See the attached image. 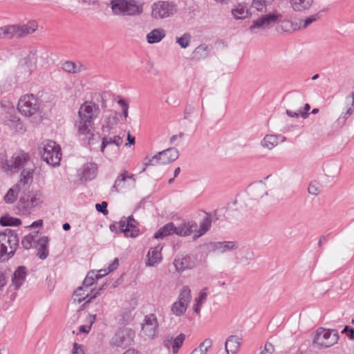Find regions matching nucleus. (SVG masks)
Wrapping results in <instances>:
<instances>
[{
  "label": "nucleus",
  "instance_id": "nucleus-20",
  "mask_svg": "<svg viewBox=\"0 0 354 354\" xmlns=\"http://www.w3.org/2000/svg\"><path fill=\"white\" fill-rule=\"evenodd\" d=\"M198 225L195 221H191L176 227L175 234L180 236H187L196 232Z\"/></svg>",
  "mask_w": 354,
  "mask_h": 354
},
{
  "label": "nucleus",
  "instance_id": "nucleus-43",
  "mask_svg": "<svg viewBox=\"0 0 354 354\" xmlns=\"http://www.w3.org/2000/svg\"><path fill=\"white\" fill-rule=\"evenodd\" d=\"M127 171H124L120 175L118 176L116 178L114 185H113L111 188L112 192H118L120 189H122L124 187L125 180L127 178Z\"/></svg>",
  "mask_w": 354,
  "mask_h": 354
},
{
  "label": "nucleus",
  "instance_id": "nucleus-62",
  "mask_svg": "<svg viewBox=\"0 0 354 354\" xmlns=\"http://www.w3.org/2000/svg\"><path fill=\"white\" fill-rule=\"evenodd\" d=\"M308 193L311 195L317 196L319 192V187L316 183H310L308 189Z\"/></svg>",
  "mask_w": 354,
  "mask_h": 354
},
{
  "label": "nucleus",
  "instance_id": "nucleus-25",
  "mask_svg": "<svg viewBox=\"0 0 354 354\" xmlns=\"http://www.w3.org/2000/svg\"><path fill=\"white\" fill-rule=\"evenodd\" d=\"M48 242L49 239L48 236H41L37 241V246H39L37 249V256L41 259H46L48 256Z\"/></svg>",
  "mask_w": 354,
  "mask_h": 354
},
{
  "label": "nucleus",
  "instance_id": "nucleus-8",
  "mask_svg": "<svg viewBox=\"0 0 354 354\" xmlns=\"http://www.w3.org/2000/svg\"><path fill=\"white\" fill-rule=\"evenodd\" d=\"M246 192V196L243 198L246 207L252 206L253 201H258L263 196L268 194L266 185L262 180L250 185Z\"/></svg>",
  "mask_w": 354,
  "mask_h": 354
},
{
  "label": "nucleus",
  "instance_id": "nucleus-29",
  "mask_svg": "<svg viewBox=\"0 0 354 354\" xmlns=\"http://www.w3.org/2000/svg\"><path fill=\"white\" fill-rule=\"evenodd\" d=\"M176 226L171 222L167 223L161 227L153 235L156 239H162L172 234H175Z\"/></svg>",
  "mask_w": 354,
  "mask_h": 354
},
{
  "label": "nucleus",
  "instance_id": "nucleus-15",
  "mask_svg": "<svg viewBox=\"0 0 354 354\" xmlns=\"http://www.w3.org/2000/svg\"><path fill=\"white\" fill-rule=\"evenodd\" d=\"M156 155L159 165H167L178 158V151L176 148L171 147L160 151Z\"/></svg>",
  "mask_w": 354,
  "mask_h": 354
},
{
  "label": "nucleus",
  "instance_id": "nucleus-40",
  "mask_svg": "<svg viewBox=\"0 0 354 354\" xmlns=\"http://www.w3.org/2000/svg\"><path fill=\"white\" fill-rule=\"evenodd\" d=\"M232 13L236 19H245L249 15L247 6L241 3H239L234 9H232Z\"/></svg>",
  "mask_w": 354,
  "mask_h": 354
},
{
  "label": "nucleus",
  "instance_id": "nucleus-14",
  "mask_svg": "<svg viewBox=\"0 0 354 354\" xmlns=\"http://www.w3.org/2000/svg\"><path fill=\"white\" fill-rule=\"evenodd\" d=\"M158 322L154 314L146 315L144 323L142 324V331L148 338L152 339L156 335Z\"/></svg>",
  "mask_w": 354,
  "mask_h": 354
},
{
  "label": "nucleus",
  "instance_id": "nucleus-54",
  "mask_svg": "<svg viewBox=\"0 0 354 354\" xmlns=\"http://www.w3.org/2000/svg\"><path fill=\"white\" fill-rule=\"evenodd\" d=\"M121 316L122 319L120 320V322L121 324L125 325L133 319L132 310L126 309L122 311Z\"/></svg>",
  "mask_w": 354,
  "mask_h": 354
},
{
  "label": "nucleus",
  "instance_id": "nucleus-33",
  "mask_svg": "<svg viewBox=\"0 0 354 354\" xmlns=\"http://www.w3.org/2000/svg\"><path fill=\"white\" fill-rule=\"evenodd\" d=\"M165 37V31L162 28H156L147 35V41L149 44L160 42Z\"/></svg>",
  "mask_w": 354,
  "mask_h": 354
},
{
  "label": "nucleus",
  "instance_id": "nucleus-39",
  "mask_svg": "<svg viewBox=\"0 0 354 354\" xmlns=\"http://www.w3.org/2000/svg\"><path fill=\"white\" fill-rule=\"evenodd\" d=\"M276 30L278 33L292 32L296 30V26L291 21L284 20L278 24L276 26Z\"/></svg>",
  "mask_w": 354,
  "mask_h": 354
},
{
  "label": "nucleus",
  "instance_id": "nucleus-60",
  "mask_svg": "<svg viewBox=\"0 0 354 354\" xmlns=\"http://www.w3.org/2000/svg\"><path fill=\"white\" fill-rule=\"evenodd\" d=\"M158 160H157L156 155H154L151 158H149L146 157L144 160L142 165L145 167H147L148 166H155L158 165Z\"/></svg>",
  "mask_w": 354,
  "mask_h": 354
},
{
  "label": "nucleus",
  "instance_id": "nucleus-55",
  "mask_svg": "<svg viewBox=\"0 0 354 354\" xmlns=\"http://www.w3.org/2000/svg\"><path fill=\"white\" fill-rule=\"evenodd\" d=\"M9 269H5L4 270H0V290H2L8 283V275L10 272Z\"/></svg>",
  "mask_w": 354,
  "mask_h": 354
},
{
  "label": "nucleus",
  "instance_id": "nucleus-46",
  "mask_svg": "<svg viewBox=\"0 0 354 354\" xmlns=\"http://www.w3.org/2000/svg\"><path fill=\"white\" fill-rule=\"evenodd\" d=\"M187 308V305L183 304L182 301H177L173 304L171 310L175 315L181 316L186 312Z\"/></svg>",
  "mask_w": 354,
  "mask_h": 354
},
{
  "label": "nucleus",
  "instance_id": "nucleus-50",
  "mask_svg": "<svg viewBox=\"0 0 354 354\" xmlns=\"http://www.w3.org/2000/svg\"><path fill=\"white\" fill-rule=\"evenodd\" d=\"M95 279V273L93 271L88 272L83 281L82 286L85 288H89L94 283Z\"/></svg>",
  "mask_w": 354,
  "mask_h": 354
},
{
  "label": "nucleus",
  "instance_id": "nucleus-31",
  "mask_svg": "<svg viewBox=\"0 0 354 354\" xmlns=\"http://www.w3.org/2000/svg\"><path fill=\"white\" fill-rule=\"evenodd\" d=\"M213 248L222 253L234 250L238 248V243L235 241H220L213 243Z\"/></svg>",
  "mask_w": 354,
  "mask_h": 354
},
{
  "label": "nucleus",
  "instance_id": "nucleus-21",
  "mask_svg": "<svg viewBox=\"0 0 354 354\" xmlns=\"http://www.w3.org/2000/svg\"><path fill=\"white\" fill-rule=\"evenodd\" d=\"M286 140V137L281 135H266L264 138L261 140V145L264 148L272 149L276 147L279 142H283Z\"/></svg>",
  "mask_w": 354,
  "mask_h": 354
},
{
  "label": "nucleus",
  "instance_id": "nucleus-27",
  "mask_svg": "<svg viewBox=\"0 0 354 354\" xmlns=\"http://www.w3.org/2000/svg\"><path fill=\"white\" fill-rule=\"evenodd\" d=\"M32 168L24 169L21 172L20 180L17 184H21V188L24 190H27L28 185L32 183L33 178Z\"/></svg>",
  "mask_w": 354,
  "mask_h": 354
},
{
  "label": "nucleus",
  "instance_id": "nucleus-1",
  "mask_svg": "<svg viewBox=\"0 0 354 354\" xmlns=\"http://www.w3.org/2000/svg\"><path fill=\"white\" fill-rule=\"evenodd\" d=\"M99 112L100 108L97 104L88 102L82 104L78 111V119L75 122V127L79 136H84L82 139L88 145L93 144V120L97 118Z\"/></svg>",
  "mask_w": 354,
  "mask_h": 354
},
{
  "label": "nucleus",
  "instance_id": "nucleus-58",
  "mask_svg": "<svg viewBox=\"0 0 354 354\" xmlns=\"http://www.w3.org/2000/svg\"><path fill=\"white\" fill-rule=\"evenodd\" d=\"M118 266H119V260L118 258H115L113 261L108 267V269L100 270V272H104V274H108L109 272L116 270L118 268Z\"/></svg>",
  "mask_w": 354,
  "mask_h": 354
},
{
  "label": "nucleus",
  "instance_id": "nucleus-48",
  "mask_svg": "<svg viewBox=\"0 0 354 354\" xmlns=\"http://www.w3.org/2000/svg\"><path fill=\"white\" fill-rule=\"evenodd\" d=\"M274 0H253L252 6L258 11H266V7L272 3Z\"/></svg>",
  "mask_w": 354,
  "mask_h": 354
},
{
  "label": "nucleus",
  "instance_id": "nucleus-3",
  "mask_svg": "<svg viewBox=\"0 0 354 354\" xmlns=\"http://www.w3.org/2000/svg\"><path fill=\"white\" fill-rule=\"evenodd\" d=\"M109 6L115 15L133 16L143 11L142 6L135 0H111Z\"/></svg>",
  "mask_w": 354,
  "mask_h": 354
},
{
  "label": "nucleus",
  "instance_id": "nucleus-63",
  "mask_svg": "<svg viewBox=\"0 0 354 354\" xmlns=\"http://www.w3.org/2000/svg\"><path fill=\"white\" fill-rule=\"evenodd\" d=\"M107 203L106 201H103L101 203H97L95 205L96 209L99 212L102 213L104 215L108 214V210H107Z\"/></svg>",
  "mask_w": 354,
  "mask_h": 354
},
{
  "label": "nucleus",
  "instance_id": "nucleus-61",
  "mask_svg": "<svg viewBox=\"0 0 354 354\" xmlns=\"http://www.w3.org/2000/svg\"><path fill=\"white\" fill-rule=\"evenodd\" d=\"M118 104L121 106L122 109V113L125 119L128 117V110H129V104L128 103L123 99H120L118 102Z\"/></svg>",
  "mask_w": 354,
  "mask_h": 354
},
{
  "label": "nucleus",
  "instance_id": "nucleus-38",
  "mask_svg": "<svg viewBox=\"0 0 354 354\" xmlns=\"http://www.w3.org/2000/svg\"><path fill=\"white\" fill-rule=\"evenodd\" d=\"M38 232H33L32 234H29L26 236H25L22 241L21 244L24 249L28 250L32 247H36L37 245V236Z\"/></svg>",
  "mask_w": 354,
  "mask_h": 354
},
{
  "label": "nucleus",
  "instance_id": "nucleus-45",
  "mask_svg": "<svg viewBox=\"0 0 354 354\" xmlns=\"http://www.w3.org/2000/svg\"><path fill=\"white\" fill-rule=\"evenodd\" d=\"M81 66L72 61H66L62 64V68L66 73L74 74L80 72Z\"/></svg>",
  "mask_w": 354,
  "mask_h": 354
},
{
  "label": "nucleus",
  "instance_id": "nucleus-6",
  "mask_svg": "<svg viewBox=\"0 0 354 354\" xmlns=\"http://www.w3.org/2000/svg\"><path fill=\"white\" fill-rule=\"evenodd\" d=\"M339 339V334L336 330L319 328L313 338V345L317 348H328L335 344Z\"/></svg>",
  "mask_w": 354,
  "mask_h": 354
},
{
  "label": "nucleus",
  "instance_id": "nucleus-44",
  "mask_svg": "<svg viewBox=\"0 0 354 354\" xmlns=\"http://www.w3.org/2000/svg\"><path fill=\"white\" fill-rule=\"evenodd\" d=\"M21 223L20 219L6 215L0 218V225L2 226H18Z\"/></svg>",
  "mask_w": 354,
  "mask_h": 354
},
{
  "label": "nucleus",
  "instance_id": "nucleus-26",
  "mask_svg": "<svg viewBox=\"0 0 354 354\" xmlns=\"http://www.w3.org/2000/svg\"><path fill=\"white\" fill-rule=\"evenodd\" d=\"M174 265L178 272H183L186 270L192 269L194 263L191 261L188 256L176 258L174 259Z\"/></svg>",
  "mask_w": 354,
  "mask_h": 354
},
{
  "label": "nucleus",
  "instance_id": "nucleus-53",
  "mask_svg": "<svg viewBox=\"0 0 354 354\" xmlns=\"http://www.w3.org/2000/svg\"><path fill=\"white\" fill-rule=\"evenodd\" d=\"M96 317H97V315L96 314L89 315L88 317V319L89 323H90V325L88 326H84V325L80 326V328H79L80 331L82 332V333H88L90 331V330H91L92 324L95 321Z\"/></svg>",
  "mask_w": 354,
  "mask_h": 354
},
{
  "label": "nucleus",
  "instance_id": "nucleus-4",
  "mask_svg": "<svg viewBox=\"0 0 354 354\" xmlns=\"http://www.w3.org/2000/svg\"><path fill=\"white\" fill-rule=\"evenodd\" d=\"M26 190L23 189L18 204L17 209L21 215H28L32 210L42 203L43 196L40 192H26Z\"/></svg>",
  "mask_w": 354,
  "mask_h": 354
},
{
  "label": "nucleus",
  "instance_id": "nucleus-22",
  "mask_svg": "<svg viewBox=\"0 0 354 354\" xmlns=\"http://www.w3.org/2000/svg\"><path fill=\"white\" fill-rule=\"evenodd\" d=\"M241 338L237 335L230 336L225 344L227 354H235L241 345Z\"/></svg>",
  "mask_w": 354,
  "mask_h": 354
},
{
  "label": "nucleus",
  "instance_id": "nucleus-2",
  "mask_svg": "<svg viewBox=\"0 0 354 354\" xmlns=\"http://www.w3.org/2000/svg\"><path fill=\"white\" fill-rule=\"evenodd\" d=\"M19 237L15 230L6 229L0 232V261L10 259L19 246Z\"/></svg>",
  "mask_w": 354,
  "mask_h": 354
},
{
  "label": "nucleus",
  "instance_id": "nucleus-35",
  "mask_svg": "<svg viewBox=\"0 0 354 354\" xmlns=\"http://www.w3.org/2000/svg\"><path fill=\"white\" fill-rule=\"evenodd\" d=\"M21 189H23L21 188V184H16L14 185L8 189V192L4 196V201L8 204L13 203L16 201L18 194Z\"/></svg>",
  "mask_w": 354,
  "mask_h": 354
},
{
  "label": "nucleus",
  "instance_id": "nucleus-64",
  "mask_svg": "<svg viewBox=\"0 0 354 354\" xmlns=\"http://www.w3.org/2000/svg\"><path fill=\"white\" fill-rule=\"evenodd\" d=\"M342 333L346 334L349 339H354V328L346 326Z\"/></svg>",
  "mask_w": 354,
  "mask_h": 354
},
{
  "label": "nucleus",
  "instance_id": "nucleus-34",
  "mask_svg": "<svg viewBox=\"0 0 354 354\" xmlns=\"http://www.w3.org/2000/svg\"><path fill=\"white\" fill-rule=\"evenodd\" d=\"M119 120V115L117 113H114L106 116L102 124V131L104 132H109L115 125L117 124Z\"/></svg>",
  "mask_w": 354,
  "mask_h": 354
},
{
  "label": "nucleus",
  "instance_id": "nucleus-49",
  "mask_svg": "<svg viewBox=\"0 0 354 354\" xmlns=\"http://www.w3.org/2000/svg\"><path fill=\"white\" fill-rule=\"evenodd\" d=\"M321 18V12L315 13L313 15H310L308 17H306L304 21V24L301 25L302 28H307L309 25H310L312 23L317 21Z\"/></svg>",
  "mask_w": 354,
  "mask_h": 354
},
{
  "label": "nucleus",
  "instance_id": "nucleus-36",
  "mask_svg": "<svg viewBox=\"0 0 354 354\" xmlns=\"http://www.w3.org/2000/svg\"><path fill=\"white\" fill-rule=\"evenodd\" d=\"M212 219L209 214H207L200 223V228L194 234L193 238L194 239H198L203 234H204L206 232H207L211 226Z\"/></svg>",
  "mask_w": 354,
  "mask_h": 354
},
{
  "label": "nucleus",
  "instance_id": "nucleus-42",
  "mask_svg": "<svg viewBox=\"0 0 354 354\" xmlns=\"http://www.w3.org/2000/svg\"><path fill=\"white\" fill-rule=\"evenodd\" d=\"M212 341L211 339H205L199 346L195 348L190 354H206L208 349L212 347Z\"/></svg>",
  "mask_w": 354,
  "mask_h": 354
},
{
  "label": "nucleus",
  "instance_id": "nucleus-18",
  "mask_svg": "<svg viewBox=\"0 0 354 354\" xmlns=\"http://www.w3.org/2000/svg\"><path fill=\"white\" fill-rule=\"evenodd\" d=\"M122 220H124V234L127 237L135 238L139 234V228L136 225V220L133 216L128 217H122Z\"/></svg>",
  "mask_w": 354,
  "mask_h": 354
},
{
  "label": "nucleus",
  "instance_id": "nucleus-47",
  "mask_svg": "<svg viewBox=\"0 0 354 354\" xmlns=\"http://www.w3.org/2000/svg\"><path fill=\"white\" fill-rule=\"evenodd\" d=\"M191 299V290L188 286H184L178 297L179 301H182L183 304H185L188 306Z\"/></svg>",
  "mask_w": 354,
  "mask_h": 354
},
{
  "label": "nucleus",
  "instance_id": "nucleus-52",
  "mask_svg": "<svg viewBox=\"0 0 354 354\" xmlns=\"http://www.w3.org/2000/svg\"><path fill=\"white\" fill-rule=\"evenodd\" d=\"M190 35L185 33L180 37L176 38V43L178 44L181 48H185L189 45Z\"/></svg>",
  "mask_w": 354,
  "mask_h": 354
},
{
  "label": "nucleus",
  "instance_id": "nucleus-5",
  "mask_svg": "<svg viewBox=\"0 0 354 354\" xmlns=\"http://www.w3.org/2000/svg\"><path fill=\"white\" fill-rule=\"evenodd\" d=\"M30 155L23 151H16L10 160L1 158V168L4 171L18 172L20 169L28 165Z\"/></svg>",
  "mask_w": 354,
  "mask_h": 354
},
{
  "label": "nucleus",
  "instance_id": "nucleus-32",
  "mask_svg": "<svg viewBox=\"0 0 354 354\" xmlns=\"http://www.w3.org/2000/svg\"><path fill=\"white\" fill-rule=\"evenodd\" d=\"M123 142V139L120 136H115L113 138L111 137H104L102 140V144L100 146V151L104 153V149L108 146H111L112 145H115L117 147H119L122 145Z\"/></svg>",
  "mask_w": 354,
  "mask_h": 354
},
{
  "label": "nucleus",
  "instance_id": "nucleus-51",
  "mask_svg": "<svg viewBox=\"0 0 354 354\" xmlns=\"http://www.w3.org/2000/svg\"><path fill=\"white\" fill-rule=\"evenodd\" d=\"M124 220H122V218L120 219L119 222L115 223L113 224L110 225V230L115 233H121L124 231Z\"/></svg>",
  "mask_w": 354,
  "mask_h": 354
},
{
  "label": "nucleus",
  "instance_id": "nucleus-30",
  "mask_svg": "<svg viewBox=\"0 0 354 354\" xmlns=\"http://www.w3.org/2000/svg\"><path fill=\"white\" fill-rule=\"evenodd\" d=\"M97 165L95 163H86L83 166L81 179L90 180L93 179L97 174Z\"/></svg>",
  "mask_w": 354,
  "mask_h": 354
},
{
  "label": "nucleus",
  "instance_id": "nucleus-56",
  "mask_svg": "<svg viewBox=\"0 0 354 354\" xmlns=\"http://www.w3.org/2000/svg\"><path fill=\"white\" fill-rule=\"evenodd\" d=\"M106 283L102 285L86 301H85L82 306V308H86L90 303H91L97 297L101 295L102 291L104 289L106 286Z\"/></svg>",
  "mask_w": 354,
  "mask_h": 354
},
{
  "label": "nucleus",
  "instance_id": "nucleus-37",
  "mask_svg": "<svg viewBox=\"0 0 354 354\" xmlns=\"http://www.w3.org/2000/svg\"><path fill=\"white\" fill-rule=\"evenodd\" d=\"M93 290V289L88 290V288H85L84 286H80L75 290L73 298L74 301L81 303L89 296Z\"/></svg>",
  "mask_w": 354,
  "mask_h": 354
},
{
  "label": "nucleus",
  "instance_id": "nucleus-16",
  "mask_svg": "<svg viewBox=\"0 0 354 354\" xmlns=\"http://www.w3.org/2000/svg\"><path fill=\"white\" fill-rule=\"evenodd\" d=\"M27 276V269L25 266H19L14 272L11 278V286L15 290H19L24 283Z\"/></svg>",
  "mask_w": 354,
  "mask_h": 354
},
{
  "label": "nucleus",
  "instance_id": "nucleus-10",
  "mask_svg": "<svg viewBox=\"0 0 354 354\" xmlns=\"http://www.w3.org/2000/svg\"><path fill=\"white\" fill-rule=\"evenodd\" d=\"M39 109L37 99L32 94L23 95L19 100L17 109L26 117L35 115Z\"/></svg>",
  "mask_w": 354,
  "mask_h": 354
},
{
  "label": "nucleus",
  "instance_id": "nucleus-28",
  "mask_svg": "<svg viewBox=\"0 0 354 354\" xmlns=\"http://www.w3.org/2000/svg\"><path fill=\"white\" fill-rule=\"evenodd\" d=\"M347 101L351 100V105L348 107L346 112H343L342 115L337 120V123L341 126H344L346 123V120L354 112V92H352L351 95L346 97Z\"/></svg>",
  "mask_w": 354,
  "mask_h": 354
},
{
  "label": "nucleus",
  "instance_id": "nucleus-57",
  "mask_svg": "<svg viewBox=\"0 0 354 354\" xmlns=\"http://www.w3.org/2000/svg\"><path fill=\"white\" fill-rule=\"evenodd\" d=\"M12 39L10 26L0 28V39Z\"/></svg>",
  "mask_w": 354,
  "mask_h": 354
},
{
  "label": "nucleus",
  "instance_id": "nucleus-11",
  "mask_svg": "<svg viewBox=\"0 0 354 354\" xmlns=\"http://www.w3.org/2000/svg\"><path fill=\"white\" fill-rule=\"evenodd\" d=\"M3 123L17 133H24L26 131V127L18 117L17 113L13 106L8 110Z\"/></svg>",
  "mask_w": 354,
  "mask_h": 354
},
{
  "label": "nucleus",
  "instance_id": "nucleus-7",
  "mask_svg": "<svg viewBox=\"0 0 354 354\" xmlns=\"http://www.w3.org/2000/svg\"><path fill=\"white\" fill-rule=\"evenodd\" d=\"M41 158L47 164L52 166L59 165L62 158L61 148L55 142L48 140L41 151Z\"/></svg>",
  "mask_w": 354,
  "mask_h": 354
},
{
  "label": "nucleus",
  "instance_id": "nucleus-23",
  "mask_svg": "<svg viewBox=\"0 0 354 354\" xmlns=\"http://www.w3.org/2000/svg\"><path fill=\"white\" fill-rule=\"evenodd\" d=\"M185 335L183 333H180L178 335L176 338H174L173 337H167L165 340V345L167 348H169L170 346L172 347L173 353L176 354L178 352L179 348L181 347V346L183 344V342L185 341Z\"/></svg>",
  "mask_w": 354,
  "mask_h": 354
},
{
  "label": "nucleus",
  "instance_id": "nucleus-9",
  "mask_svg": "<svg viewBox=\"0 0 354 354\" xmlns=\"http://www.w3.org/2000/svg\"><path fill=\"white\" fill-rule=\"evenodd\" d=\"M177 12L176 5L171 1H160L152 6L151 17L153 19H164L174 15Z\"/></svg>",
  "mask_w": 354,
  "mask_h": 354
},
{
  "label": "nucleus",
  "instance_id": "nucleus-24",
  "mask_svg": "<svg viewBox=\"0 0 354 354\" xmlns=\"http://www.w3.org/2000/svg\"><path fill=\"white\" fill-rule=\"evenodd\" d=\"M292 9L297 12L308 10L313 4V0H289Z\"/></svg>",
  "mask_w": 354,
  "mask_h": 354
},
{
  "label": "nucleus",
  "instance_id": "nucleus-17",
  "mask_svg": "<svg viewBox=\"0 0 354 354\" xmlns=\"http://www.w3.org/2000/svg\"><path fill=\"white\" fill-rule=\"evenodd\" d=\"M36 27L37 26L35 23L32 24V26L28 24L23 26L10 25L12 38H21L27 35L31 34L35 31Z\"/></svg>",
  "mask_w": 354,
  "mask_h": 354
},
{
  "label": "nucleus",
  "instance_id": "nucleus-41",
  "mask_svg": "<svg viewBox=\"0 0 354 354\" xmlns=\"http://www.w3.org/2000/svg\"><path fill=\"white\" fill-rule=\"evenodd\" d=\"M193 58L202 59L206 58L209 55L208 47L206 44H201L197 46L192 53Z\"/></svg>",
  "mask_w": 354,
  "mask_h": 354
},
{
  "label": "nucleus",
  "instance_id": "nucleus-19",
  "mask_svg": "<svg viewBox=\"0 0 354 354\" xmlns=\"http://www.w3.org/2000/svg\"><path fill=\"white\" fill-rule=\"evenodd\" d=\"M162 247L160 245L151 248L147 254L146 265L148 266H154L162 261L161 250Z\"/></svg>",
  "mask_w": 354,
  "mask_h": 354
},
{
  "label": "nucleus",
  "instance_id": "nucleus-59",
  "mask_svg": "<svg viewBox=\"0 0 354 354\" xmlns=\"http://www.w3.org/2000/svg\"><path fill=\"white\" fill-rule=\"evenodd\" d=\"M206 290L207 288H205L200 291L198 297L195 299L196 303H198L199 305H203V304L206 301L207 297Z\"/></svg>",
  "mask_w": 354,
  "mask_h": 354
},
{
  "label": "nucleus",
  "instance_id": "nucleus-13",
  "mask_svg": "<svg viewBox=\"0 0 354 354\" xmlns=\"http://www.w3.org/2000/svg\"><path fill=\"white\" fill-rule=\"evenodd\" d=\"M135 332L131 328H124L117 333L112 338L114 345L121 347H127L134 341Z\"/></svg>",
  "mask_w": 354,
  "mask_h": 354
},
{
  "label": "nucleus",
  "instance_id": "nucleus-12",
  "mask_svg": "<svg viewBox=\"0 0 354 354\" xmlns=\"http://www.w3.org/2000/svg\"><path fill=\"white\" fill-rule=\"evenodd\" d=\"M280 15L269 13L261 16L252 21V24L250 27V30L254 32L256 29L266 30L273 26L277 21Z\"/></svg>",
  "mask_w": 354,
  "mask_h": 354
}]
</instances>
